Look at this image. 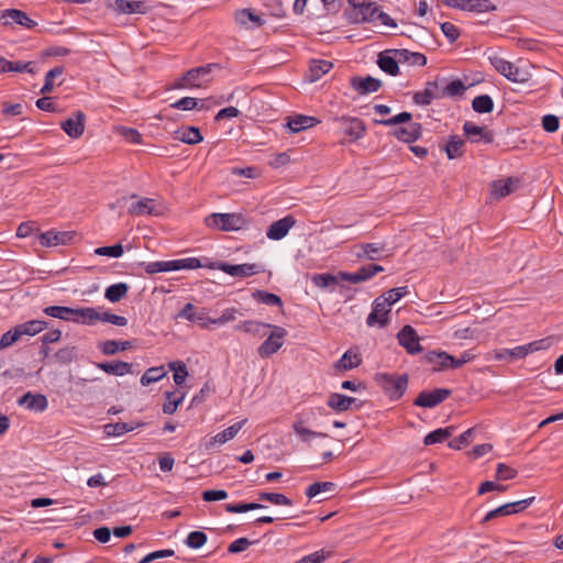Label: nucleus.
<instances>
[{"label": "nucleus", "instance_id": "17", "mask_svg": "<svg viewBox=\"0 0 563 563\" xmlns=\"http://www.w3.org/2000/svg\"><path fill=\"white\" fill-rule=\"evenodd\" d=\"M463 131L465 136L472 142V143H478L483 141L486 144H490L494 142V134L493 132L488 131L485 126H478L474 124L473 122L466 121L463 124Z\"/></svg>", "mask_w": 563, "mask_h": 563}, {"label": "nucleus", "instance_id": "37", "mask_svg": "<svg viewBox=\"0 0 563 563\" xmlns=\"http://www.w3.org/2000/svg\"><path fill=\"white\" fill-rule=\"evenodd\" d=\"M144 423L141 422H115V423H108L104 426V433L108 437H119L126 432L133 431L134 429L142 427Z\"/></svg>", "mask_w": 563, "mask_h": 563}, {"label": "nucleus", "instance_id": "51", "mask_svg": "<svg viewBox=\"0 0 563 563\" xmlns=\"http://www.w3.org/2000/svg\"><path fill=\"white\" fill-rule=\"evenodd\" d=\"M168 366L174 372L173 378L175 384L178 386L183 385L188 376L186 364L181 361H175L170 362Z\"/></svg>", "mask_w": 563, "mask_h": 563}, {"label": "nucleus", "instance_id": "55", "mask_svg": "<svg viewBox=\"0 0 563 563\" xmlns=\"http://www.w3.org/2000/svg\"><path fill=\"white\" fill-rule=\"evenodd\" d=\"M271 327H272V324H269V323H264V322H260V321H255V320H247V321H243V322L239 323L235 327V329L246 332V333L258 334L261 332L262 328H271Z\"/></svg>", "mask_w": 563, "mask_h": 563}, {"label": "nucleus", "instance_id": "38", "mask_svg": "<svg viewBox=\"0 0 563 563\" xmlns=\"http://www.w3.org/2000/svg\"><path fill=\"white\" fill-rule=\"evenodd\" d=\"M175 134L176 140L190 145L198 144L203 140L200 130L196 126H188L185 130H177Z\"/></svg>", "mask_w": 563, "mask_h": 563}, {"label": "nucleus", "instance_id": "31", "mask_svg": "<svg viewBox=\"0 0 563 563\" xmlns=\"http://www.w3.org/2000/svg\"><path fill=\"white\" fill-rule=\"evenodd\" d=\"M361 252L356 254L357 258H366L369 261H378L385 250L383 243H362L358 245Z\"/></svg>", "mask_w": 563, "mask_h": 563}, {"label": "nucleus", "instance_id": "57", "mask_svg": "<svg viewBox=\"0 0 563 563\" xmlns=\"http://www.w3.org/2000/svg\"><path fill=\"white\" fill-rule=\"evenodd\" d=\"M408 287H397L389 289L387 292L382 295L383 300L387 302V305L390 307L391 305L396 303L398 300H400L402 297H405L408 294Z\"/></svg>", "mask_w": 563, "mask_h": 563}, {"label": "nucleus", "instance_id": "34", "mask_svg": "<svg viewBox=\"0 0 563 563\" xmlns=\"http://www.w3.org/2000/svg\"><path fill=\"white\" fill-rule=\"evenodd\" d=\"M394 54L400 63H408L413 66H424L427 57L421 53L410 52L408 49H395Z\"/></svg>", "mask_w": 563, "mask_h": 563}, {"label": "nucleus", "instance_id": "8", "mask_svg": "<svg viewBox=\"0 0 563 563\" xmlns=\"http://www.w3.org/2000/svg\"><path fill=\"white\" fill-rule=\"evenodd\" d=\"M443 93L441 90L440 79L428 81L422 91H417L412 96V100L416 104L428 106L435 99H442Z\"/></svg>", "mask_w": 563, "mask_h": 563}, {"label": "nucleus", "instance_id": "6", "mask_svg": "<svg viewBox=\"0 0 563 563\" xmlns=\"http://www.w3.org/2000/svg\"><path fill=\"white\" fill-rule=\"evenodd\" d=\"M384 272V267L377 264H368L360 267L354 273L340 272L339 278L352 284H358L373 278L377 273Z\"/></svg>", "mask_w": 563, "mask_h": 563}, {"label": "nucleus", "instance_id": "35", "mask_svg": "<svg viewBox=\"0 0 563 563\" xmlns=\"http://www.w3.org/2000/svg\"><path fill=\"white\" fill-rule=\"evenodd\" d=\"M519 183V179L508 177L506 179L496 180L493 183V195L497 198H503L511 194L516 185Z\"/></svg>", "mask_w": 563, "mask_h": 563}, {"label": "nucleus", "instance_id": "40", "mask_svg": "<svg viewBox=\"0 0 563 563\" xmlns=\"http://www.w3.org/2000/svg\"><path fill=\"white\" fill-rule=\"evenodd\" d=\"M333 67L332 62L319 59V60H311L309 71H310V81H317L319 80L323 75L330 71V69Z\"/></svg>", "mask_w": 563, "mask_h": 563}, {"label": "nucleus", "instance_id": "25", "mask_svg": "<svg viewBox=\"0 0 563 563\" xmlns=\"http://www.w3.org/2000/svg\"><path fill=\"white\" fill-rule=\"evenodd\" d=\"M212 68H219V64H207L186 71V79L187 82H189L190 88L201 87L203 78L211 73Z\"/></svg>", "mask_w": 563, "mask_h": 563}, {"label": "nucleus", "instance_id": "23", "mask_svg": "<svg viewBox=\"0 0 563 563\" xmlns=\"http://www.w3.org/2000/svg\"><path fill=\"white\" fill-rule=\"evenodd\" d=\"M422 133V126L418 122L410 123L408 126H401L393 132L390 134L395 136L397 140L406 143H413L416 142Z\"/></svg>", "mask_w": 563, "mask_h": 563}, {"label": "nucleus", "instance_id": "10", "mask_svg": "<svg viewBox=\"0 0 563 563\" xmlns=\"http://www.w3.org/2000/svg\"><path fill=\"white\" fill-rule=\"evenodd\" d=\"M327 405L334 411L342 412L353 409L358 410L362 408L363 402L354 397L333 393L328 397Z\"/></svg>", "mask_w": 563, "mask_h": 563}, {"label": "nucleus", "instance_id": "20", "mask_svg": "<svg viewBox=\"0 0 563 563\" xmlns=\"http://www.w3.org/2000/svg\"><path fill=\"white\" fill-rule=\"evenodd\" d=\"M296 220L291 216H287L273 222L267 229L266 235L269 240L278 241L287 235L289 230L295 225Z\"/></svg>", "mask_w": 563, "mask_h": 563}, {"label": "nucleus", "instance_id": "5", "mask_svg": "<svg viewBox=\"0 0 563 563\" xmlns=\"http://www.w3.org/2000/svg\"><path fill=\"white\" fill-rule=\"evenodd\" d=\"M209 267L222 271L225 274H229L231 276H238V277L253 276V275L262 272V267L260 265L250 264V263L234 265V264L220 262V263H213Z\"/></svg>", "mask_w": 563, "mask_h": 563}, {"label": "nucleus", "instance_id": "33", "mask_svg": "<svg viewBox=\"0 0 563 563\" xmlns=\"http://www.w3.org/2000/svg\"><path fill=\"white\" fill-rule=\"evenodd\" d=\"M464 146L465 140L459 135H451L443 148L449 159H455L463 156Z\"/></svg>", "mask_w": 563, "mask_h": 563}, {"label": "nucleus", "instance_id": "63", "mask_svg": "<svg viewBox=\"0 0 563 563\" xmlns=\"http://www.w3.org/2000/svg\"><path fill=\"white\" fill-rule=\"evenodd\" d=\"M338 276L331 274H314L312 276V283L319 288H327L338 284Z\"/></svg>", "mask_w": 563, "mask_h": 563}, {"label": "nucleus", "instance_id": "21", "mask_svg": "<svg viewBox=\"0 0 563 563\" xmlns=\"http://www.w3.org/2000/svg\"><path fill=\"white\" fill-rule=\"evenodd\" d=\"M341 123L344 133L350 136L351 141H356L364 135L365 124L363 120L358 118H346L342 117L336 119Z\"/></svg>", "mask_w": 563, "mask_h": 563}, {"label": "nucleus", "instance_id": "44", "mask_svg": "<svg viewBox=\"0 0 563 563\" xmlns=\"http://www.w3.org/2000/svg\"><path fill=\"white\" fill-rule=\"evenodd\" d=\"M100 350L106 355H113L119 351H125L132 347V343L130 341H114L108 340L100 344Z\"/></svg>", "mask_w": 563, "mask_h": 563}, {"label": "nucleus", "instance_id": "13", "mask_svg": "<svg viewBox=\"0 0 563 563\" xmlns=\"http://www.w3.org/2000/svg\"><path fill=\"white\" fill-rule=\"evenodd\" d=\"M389 311V306L383 300V297H377L373 302L372 312L367 316V325L378 324L379 327H385L388 323Z\"/></svg>", "mask_w": 563, "mask_h": 563}, {"label": "nucleus", "instance_id": "27", "mask_svg": "<svg viewBox=\"0 0 563 563\" xmlns=\"http://www.w3.org/2000/svg\"><path fill=\"white\" fill-rule=\"evenodd\" d=\"M362 364V356L360 353L347 350L340 360L336 361L334 364V368L338 372H346L350 369H353L355 367H358Z\"/></svg>", "mask_w": 563, "mask_h": 563}, {"label": "nucleus", "instance_id": "58", "mask_svg": "<svg viewBox=\"0 0 563 563\" xmlns=\"http://www.w3.org/2000/svg\"><path fill=\"white\" fill-rule=\"evenodd\" d=\"M64 73V68L62 66L55 67L48 70L45 75V82L41 89V93L46 95L53 91L54 89V78L62 76Z\"/></svg>", "mask_w": 563, "mask_h": 563}, {"label": "nucleus", "instance_id": "56", "mask_svg": "<svg viewBox=\"0 0 563 563\" xmlns=\"http://www.w3.org/2000/svg\"><path fill=\"white\" fill-rule=\"evenodd\" d=\"M262 508H265V506L258 503H240L225 505V510L232 514H242L250 510H257Z\"/></svg>", "mask_w": 563, "mask_h": 563}, {"label": "nucleus", "instance_id": "46", "mask_svg": "<svg viewBox=\"0 0 563 563\" xmlns=\"http://www.w3.org/2000/svg\"><path fill=\"white\" fill-rule=\"evenodd\" d=\"M167 375L164 366L151 367L141 377L140 382L143 386H148L152 383L163 379Z\"/></svg>", "mask_w": 563, "mask_h": 563}, {"label": "nucleus", "instance_id": "14", "mask_svg": "<svg viewBox=\"0 0 563 563\" xmlns=\"http://www.w3.org/2000/svg\"><path fill=\"white\" fill-rule=\"evenodd\" d=\"M86 311V323L92 324L93 321H102L108 322L118 327H125L128 324V319L123 316H118L112 312H98L95 308L87 307Z\"/></svg>", "mask_w": 563, "mask_h": 563}, {"label": "nucleus", "instance_id": "49", "mask_svg": "<svg viewBox=\"0 0 563 563\" xmlns=\"http://www.w3.org/2000/svg\"><path fill=\"white\" fill-rule=\"evenodd\" d=\"M257 498L258 500L269 501L274 505L292 506V500L279 493L260 492Z\"/></svg>", "mask_w": 563, "mask_h": 563}, {"label": "nucleus", "instance_id": "43", "mask_svg": "<svg viewBox=\"0 0 563 563\" xmlns=\"http://www.w3.org/2000/svg\"><path fill=\"white\" fill-rule=\"evenodd\" d=\"M454 430H455L454 427L439 428V429L428 433L423 439V443H424V445L442 443L443 441H445L453 434Z\"/></svg>", "mask_w": 563, "mask_h": 563}, {"label": "nucleus", "instance_id": "48", "mask_svg": "<svg viewBox=\"0 0 563 563\" xmlns=\"http://www.w3.org/2000/svg\"><path fill=\"white\" fill-rule=\"evenodd\" d=\"M496 10V5L489 0H465L463 11L488 12Z\"/></svg>", "mask_w": 563, "mask_h": 563}, {"label": "nucleus", "instance_id": "24", "mask_svg": "<svg viewBox=\"0 0 563 563\" xmlns=\"http://www.w3.org/2000/svg\"><path fill=\"white\" fill-rule=\"evenodd\" d=\"M108 7L119 14L145 13V5L142 1L113 0Z\"/></svg>", "mask_w": 563, "mask_h": 563}, {"label": "nucleus", "instance_id": "9", "mask_svg": "<svg viewBox=\"0 0 563 563\" xmlns=\"http://www.w3.org/2000/svg\"><path fill=\"white\" fill-rule=\"evenodd\" d=\"M451 395V390L446 388H437L432 391H421L413 400V405L424 408H433L444 401Z\"/></svg>", "mask_w": 563, "mask_h": 563}, {"label": "nucleus", "instance_id": "54", "mask_svg": "<svg viewBox=\"0 0 563 563\" xmlns=\"http://www.w3.org/2000/svg\"><path fill=\"white\" fill-rule=\"evenodd\" d=\"M253 297L258 301L268 305V306H283L282 298L275 294L267 292L265 290H255L253 292Z\"/></svg>", "mask_w": 563, "mask_h": 563}, {"label": "nucleus", "instance_id": "32", "mask_svg": "<svg viewBox=\"0 0 563 563\" xmlns=\"http://www.w3.org/2000/svg\"><path fill=\"white\" fill-rule=\"evenodd\" d=\"M218 219L221 221V231H236L245 223L244 218L238 213H219Z\"/></svg>", "mask_w": 563, "mask_h": 563}, {"label": "nucleus", "instance_id": "53", "mask_svg": "<svg viewBox=\"0 0 563 563\" xmlns=\"http://www.w3.org/2000/svg\"><path fill=\"white\" fill-rule=\"evenodd\" d=\"M334 487H335V484L332 482H316L307 487L306 496L309 499H311V498H314L320 493L333 490Z\"/></svg>", "mask_w": 563, "mask_h": 563}, {"label": "nucleus", "instance_id": "42", "mask_svg": "<svg viewBox=\"0 0 563 563\" xmlns=\"http://www.w3.org/2000/svg\"><path fill=\"white\" fill-rule=\"evenodd\" d=\"M129 289L130 287L125 283L113 284L106 289L104 297L110 302H119L128 295Z\"/></svg>", "mask_w": 563, "mask_h": 563}, {"label": "nucleus", "instance_id": "11", "mask_svg": "<svg viewBox=\"0 0 563 563\" xmlns=\"http://www.w3.org/2000/svg\"><path fill=\"white\" fill-rule=\"evenodd\" d=\"M0 20H2L3 25L16 23L27 30H32L37 25V23L32 20L24 11L19 9H5L1 11Z\"/></svg>", "mask_w": 563, "mask_h": 563}, {"label": "nucleus", "instance_id": "36", "mask_svg": "<svg viewBox=\"0 0 563 563\" xmlns=\"http://www.w3.org/2000/svg\"><path fill=\"white\" fill-rule=\"evenodd\" d=\"M441 90L443 93V98L445 97H459L464 95L466 90V86L463 84L461 79H455L450 82L446 81L445 78L440 79Z\"/></svg>", "mask_w": 563, "mask_h": 563}, {"label": "nucleus", "instance_id": "12", "mask_svg": "<svg viewBox=\"0 0 563 563\" xmlns=\"http://www.w3.org/2000/svg\"><path fill=\"white\" fill-rule=\"evenodd\" d=\"M86 115L82 111L78 110L71 117L60 123L62 130L71 139H78L85 131Z\"/></svg>", "mask_w": 563, "mask_h": 563}, {"label": "nucleus", "instance_id": "15", "mask_svg": "<svg viewBox=\"0 0 563 563\" xmlns=\"http://www.w3.org/2000/svg\"><path fill=\"white\" fill-rule=\"evenodd\" d=\"M350 86L358 93V95H368L372 92H376L382 87V81L372 76L361 77L353 76L350 78Z\"/></svg>", "mask_w": 563, "mask_h": 563}, {"label": "nucleus", "instance_id": "3", "mask_svg": "<svg viewBox=\"0 0 563 563\" xmlns=\"http://www.w3.org/2000/svg\"><path fill=\"white\" fill-rule=\"evenodd\" d=\"M273 329L269 336L258 346L257 353L261 357H269L276 353L284 344L287 331L279 325H272Z\"/></svg>", "mask_w": 563, "mask_h": 563}, {"label": "nucleus", "instance_id": "47", "mask_svg": "<svg viewBox=\"0 0 563 563\" xmlns=\"http://www.w3.org/2000/svg\"><path fill=\"white\" fill-rule=\"evenodd\" d=\"M472 108L477 113H489L494 110V101L488 95H481L473 99Z\"/></svg>", "mask_w": 563, "mask_h": 563}, {"label": "nucleus", "instance_id": "18", "mask_svg": "<svg viewBox=\"0 0 563 563\" xmlns=\"http://www.w3.org/2000/svg\"><path fill=\"white\" fill-rule=\"evenodd\" d=\"M234 22L242 29L251 30L264 25L265 21L261 15L255 14L251 9H239L233 13Z\"/></svg>", "mask_w": 563, "mask_h": 563}, {"label": "nucleus", "instance_id": "39", "mask_svg": "<svg viewBox=\"0 0 563 563\" xmlns=\"http://www.w3.org/2000/svg\"><path fill=\"white\" fill-rule=\"evenodd\" d=\"M317 123L318 120L314 117L299 114L294 118H290L287 125L291 132L298 133L308 128L314 126Z\"/></svg>", "mask_w": 563, "mask_h": 563}, {"label": "nucleus", "instance_id": "4", "mask_svg": "<svg viewBox=\"0 0 563 563\" xmlns=\"http://www.w3.org/2000/svg\"><path fill=\"white\" fill-rule=\"evenodd\" d=\"M46 316L57 318L65 321L84 322L86 323L85 308H70L65 306H49L44 310Z\"/></svg>", "mask_w": 563, "mask_h": 563}, {"label": "nucleus", "instance_id": "59", "mask_svg": "<svg viewBox=\"0 0 563 563\" xmlns=\"http://www.w3.org/2000/svg\"><path fill=\"white\" fill-rule=\"evenodd\" d=\"M22 338L21 332L15 325L14 328L10 329L5 333L2 334L0 339V350L7 349L11 345H13L15 342H18Z\"/></svg>", "mask_w": 563, "mask_h": 563}, {"label": "nucleus", "instance_id": "45", "mask_svg": "<svg viewBox=\"0 0 563 563\" xmlns=\"http://www.w3.org/2000/svg\"><path fill=\"white\" fill-rule=\"evenodd\" d=\"M21 335H35L47 328V322L44 320H31L18 324Z\"/></svg>", "mask_w": 563, "mask_h": 563}, {"label": "nucleus", "instance_id": "60", "mask_svg": "<svg viewBox=\"0 0 563 563\" xmlns=\"http://www.w3.org/2000/svg\"><path fill=\"white\" fill-rule=\"evenodd\" d=\"M412 118V114L410 112L404 111L399 114H396L389 119H380V120H374L376 124L385 125V126H391V125H398L401 123L409 122Z\"/></svg>", "mask_w": 563, "mask_h": 563}, {"label": "nucleus", "instance_id": "16", "mask_svg": "<svg viewBox=\"0 0 563 563\" xmlns=\"http://www.w3.org/2000/svg\"><path fill=\"white\" fill-rule=\"evenodd\" d=\"M246 419H243L239 422H235L234 424L230 426L229 428L224 429L222 432L216 434L214 437L210 438L205 443V449L207 451L212 450L217 444L222 445L227 443L228 441L232 440L239 431L243 428V426L246 423Z\"/></svg>", "mask_w": 563, "mask_h": 563}, {"label": "nucleus", "instance_id": "28", "mask_svg": "<svg viewBox=\"0 0 563 563\" xmlns=\"http://www.w3.org/2000/svg\"><path fill=\"white\" fill-rule=\"evenodd\" d=\"M96 366L109 375L123 376L132 373L133 365L123 361L96 363Z\"/></svg>", "mask_w": 563, "mask_h": 563}, {"label": "nucleus", "instance_id": "62", "mask_svg": "<svg viewBox=\"0 0 563 563\" xmlns=\"http://www.w3.org/2000/svg\"><path fill=\"white\" fill-rule=\"evenodd\" d=\"M55 358L60 364H69L77 356L76 346H65L55 353Z\"/></svg>", "mask_w": 563, "mask_h": 563}, {"label": "nucleus", "instance_id": "30", "mask_svg": "<svg viewBox=\"0 0 563 563\" xmlns=\"http://www.w3.org/2000/svg\"><path fill=\"white\" fill-rule=\"evenodd\" d=\"M129 213L132 216H144V214H159L156 209V205L153 199L142 198L136 202H133L129 208Z\"/></svg>", "mask_w": 563, "mask_h": 563}, {"label": "nucleus", "instance_id": "1", "mask_svg": "<svg viewBox=\"0 0 563 563\" xmlns=\"http://www.w3.org/2000/svg\"><path fill=\"white\" fill-rule=\"evenodd\" d=\"M376 384L391 400H398L407 390L408 375H395L389 373H378L375 375Z\"/></svg>", "mask_w": 563, "mask_h": 563}, {"label": "nucleus", "instance_id": "22", "mask_svg": "<svg viewBox=\"0 0 563 563\" xmlns=\"http://www.w3.org/2000/svg\"><path fill=\"white\" fill-rule=\"evenodd\" d=\"M378 12V7L375 2L371 0L364 3V7H358L355 10H352L349 13V19L353 22H373L376 20V13Z\"/></svg>", "mask_w": 563, "mask_h": 563}, {"label": "nucleus", "instance_id": "41", "mask_svg": "<svg viewBox=\"0 0 563 563\" xmlns=\"http://www.w3.org/2000/svg\"><path fill=\"white\" fill-rule=\"evenodd\" d=\"M398 63L400 62L398 60L396 55L394 57L386 55L384 53H380L378 55L377 64L379 68L390 76H396L399 74Z\"/></svg>", "mask_w": 563, "mask_h": 563}, {"label": "nucleus", "instance_id": "19", "mask_svg": "<svg viewBox=\"0 0 563 563\" xmlns=\"http://www.w3.org/2000/svg\"><path fill=\"white\" fill-rule=\"evenodd\" d=\"M75 233L70 231H46L38 235L40 244L45 247L65 245L71 241Z\"/></svg>", "mask_w": 563, "mask_h": 563}, {"label": "nucleus", "instance_id": "26", "mask_svg": "<svg viewBox=\"0 0 563 563\" xmlns=\"http://www.w3.org/2000/svg\"><path fill=\"white\" fill-rule=\"evenodd\" d=\"M19 405L30 410L42 412L47 408V398L42 394L26 393L19 399Z\"/></svg>", "mask_w": 563, "mask_h": 563}, {"label": "nucleus", "instance_id": "50", "mask_svg": "<svg viewBox=\"0 0 563 563\" xmlns=\"http://www.w3.org/2000/svg\"><path fill=\"white\" fill-rule=\"evenodd\" d=\"M165 397L167 401L163 405V412L166 415H173L184 400L185 394L176 397V391H166Z\"/></svg>", "mask_w": 563, "mask_h": 563}, {"label": "nucleus", "instance_id": "61", "mask_svg": "<svg viewBox=\"0 0 563 563\" xmlns=\"http://www.w3.org/2000/svg\"><path fill=\"white\" fill-rule=\"evenodd\" d=\"M207 540H208V538L205 532L192 531L187 536L185 543L187 547H189L191 549H200L201 547H203L206 544Z\"/></svg>", "mask_w": 563, "mask_h": 563}, {"label": "nucleus", "instance_id": "7", "mask_svg": "<svg viewBox=\"0 0 563 563\" xmlns=\"http://www.w3.org/2000/svg\"><path fill=\"white\" fill-rule=\"evenodd\" d=\"M397 339L399 345H401L409 354L413 355L422 351L420 338L418 336L417 331L409 324L402 327L397 334Z\"/></svg>", "mask_w": 563, "mask_h": 563}, {"label": "nucleus", "instance_id": "29", "mask_svg": "<svg viewBox=\"0 0 563 563\" xmlns=\"http://www.w3.org/2000/svg\"><path fill=\"white\" fill-rule=\"evenodd\" d=\"M292 429L296 432V434L300 438V440L305 443L310 444L311 440L314 438H328L329 435L323 432H317L313 430H310L305 427L303 420L300 416H298L292 423Z\"/></svg>", "mask_w": 563, "mask_h": 563}, {"label": "nucleus", "instance_id": "2", "mask_svg": "<svg viewBox=\"0 0 563 563\" xmlns=\"http://www.w3.org/2000/svg\"><path fill=\"white\" fill-rule=\"evenodd\" d=\"M202 267L197 257H187L172 261L151 262L145 265V272L150 275L163 272H174L180 269H196Z\"/></svg>", "mask_w": 563, "mask_h": 563}, {"label": "nucleus", "instance_id": "52", "mask_svg": "<svg viewBox=\"0 0 563 563\" xmlns=\"http://www.w3.org/2000/svg\"><path fill=\"white\" fill-rule=\"evenodd\" d=\"M490 64L493 67L503 76L507 77L508 74H510V70L512 69V63L504 59L498 54H493L488 57Z\"/></svg>", "mask_w": 563, "mask_h": 563}, {"label": "nucleus", "instance_id": "64", "mask_svg": "<svg viewBox=\"0 0 563 563\" xmlns=\"http://www.w3.org/2000/svg\"><path fill=\"white\" fill-rule=\"evenodd\" d=\"M123 252V246L120 243L111 246H100L95 250V254L97 255L109 256L114 258L122 256Z\"/></svg>", "mask_w": 563, "mask_h": 563}]
</instances>
